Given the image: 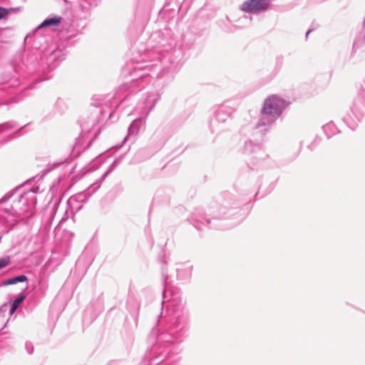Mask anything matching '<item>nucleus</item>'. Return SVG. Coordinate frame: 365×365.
Masks as SVG:
<instances>
[{
  "mask_svg": "<svg viewBox=\"0 0 365 365\" xmlns=\"http://www.w3.org/2000/svg\"><path fill=\"white\" fill-rule=\"evenodd\" d=\"M192 265L189 262L176 264V277L180 281H188L192 276Z\"/></svg>",
  "mask_w": 365,
  "mask_h": 365,
  "instance_id": "obj_11",
  "label": "nucleus"
},
{
  "mask_svg": "<svg viewBox=\"0 0 365 365\" xmlns=\"http://www.w3.org/2000/svg\"><path fill=\"white\" fill-rule=\"evenodd\" d=\"M74 215H71V210L67 207L64 216L61 218V222L66 221L69 217H73Z\"/></svg>",
  "mask_w": 365,
  "mask_h": 365,
  "instance_id": "obj_23",
  "label": "nucleus"
},
{
  "mask_svg": "<svg viewBox=\"0 0 365 365\" xmlns=\"http://www.w3.org/2000/svg\"><path fill=\"white\" fill-rule=\"evenodd\" d=\"M365 110V81L361 86L359 95L355 98L349 110L342 117V120L351 130L356 129L363 119Z\"/></svg>",
  "mask_w": 365,
  "mask_h": 365,
  "instance_id": "obj_5",
  "label": "nucleus"
},
{
  "mask_svg": "<svg viewBox=\"0 0 365 365\" xmlns=\"http://www.w3.org/2000/svg\"><path fill=\"white\" fill-rule=\"evenodd\" d=\"M243 150L245 153L248 155L256 154L257 158L259 160L264 159L267 156L262 149V143H255L251 140L245 141Z\"/></svg>",
  "mask_w": 365,
  "mask_h": 365,
  "instance_id": "obj_10",
  "label": "nucleus"
},
{
  "mask_svg": "<svg viewBox=\"0 0 365 365\" xmlns=\"http://www.w3.org/2000/svg\"><path fill=\"white\" fill-rule=\"evenodd\" d=\"M5 88H6V86H1V87H0V93H2Z\"/></svg>",
  "mask_w": 365,
  "mask_h": 365,
  "instance_id": "obj_32",
  "label": "nucleus"
},
{
  "mask_svg": "<svg viewBox=\"0 0 365 365\" xmlns=\"http://www.w3.org/2000/svg\"><path fill=\"white\" fill-rule=\"evenodd\" d=\"M163 277L165 279V282H166V280L168 279V276L167 272H165L164 270V268H163Z\"/></svg>",
  "mask_w": 365,
  "mask_h": 365,
  "instance_id": "obj_29",
  "label": "nucleus"
},
{
  "mask_svg": "<svg viewBox=\"0 0 365 365\" xmlns=\"http://www.w3.org/2000/svg\"><path fill=\"white\" fill-rule=\"evenodd\" d=\"M322 129L328 138L339 133L338 128L336 126L333 121H330L328 123L322 126Z\"/></svg>",
  "mask_w": 365,
  "mask_h": 365,
  "instance_id": "obj_15",
  "label": "nucleus"
},
{
  "mask_svg": "<svg viewBox=\"0 0 365 365\" xmlns=\"http://www.w3.org/2000/svg\"><path fill=\"white\" fill-rule=\"evenodd\" d=\"M163 317V312H160V317Z\"/></svg>",
  "mask_w": 365,
  "mask_h": 365,
  "instance_id": "obj_41",
  "label": "nucleus"
},
{
  "mask_svg": "<svg viewBox=\"0 0 365 365\" xmlns=\"http://www.w3.org/2000/svg\"><path fill=\"white\" fill-rule=\"evenodd\" d=\"M110 172V170L106 171L101 178L99 181L94 182L89 188L87 192H81L71 197L75 198L81 204L83 205L85 202L90 197L91 193L96 192L101 185L103 180L106 178L107 175Z\"/></svg>",
  "mask_w": 365,
  "mask_h": 365,
  "instance_id": "obj_9",
  "label": "nucleus"
},
{
  "mask_svg": "<svg viewBox=\"0 0 365 365\" xmlns=\"http://www.w3.org/2000/svg\"><path fill=\"white\" fill-rule=\"evenodd\" d=\"M269 6L268 0H247L240 6L241 10L251 14H259L266 11Z\"/></svg>",
  "mask_w": 365,
  "mask_h": 365,
  "instance_id": "obj_7",
  "label": "nucleus"
},
{
  "mask_svg": "<svg viewBox=\"0 0 365 365\" xmlns=\"http://www.w3.org/2000/svg\"><path fill=\"white\" fill-rule=\"evenodd\" d=\"M125 98H123V99H122V101H120V103H123V101H125Z\"/></svg>",
  "mask_w": 365,
  "mask_h": 365,
  "instance_id": "obj_36",
  "label": "nucleus"
},
{
  "mask_svg": "<svg viewBox=\"0 0 365 365\" xmlns=\"http://www.w3.org/2000/svg\"><path fill=\"white\" fill-rule=\"evenodd\" d=\"M16 309H17L16 307H15L13 304H11V307H10V309H9L10 314H14Z\"/></svg>",
  "mask_w": 365,
  "mask_h": 365,
  "instance_id": "obj_27",
  "label": "nucleus"
},
{
  "mask_svg": "<svg viewBox=\"0 0 365 365\" xmlns=\"http://www.w3.org/2000/svg\"><path fill=\"white\" fill-rule=\"evenodd\" d=\"M364 82H365V79H364ZM364 83H363V84H364Z\"/></svg>",
  "mask_w": 365,
  "mask_h": 365,
  "instance_id": "obj_42",
  "label": "nucleus"
},
{
  "mask_svg": "<svg viewBox=\"0 0 365 365\" xmlns=\"http://www.w3.org/2000/svg\"><path fill=\"white\" fill-rule=\"evenodd\" d=\"M130 96V93H128L127 96H125V98Z\"/></svg>",
  "mask_w": 365,
  "mask_h": 365,
  "instance_id": "obj_38",
  "label": "nucleus"
},
{
  "mask_svg": "<svg viewBox=\"0 0 365 365\" xmlns=\"http://www.w3.org/2000/svg\"><path fill=\"white\" fill-rule=\"evenodd\" d=\"M364 24H365V18L364 20ZM364 45H365V34H363L362 36H359L357 37V38L356 39V41L354 43V48L357 49V48L362 47Z\"/></svg>",
  "mask_w": 365,
  "mask_h": 365,
  "instance_id": "obj_18",
  "label": "nucleus"
},
{
  "mask_svg": "<svg viewBox=\"0 0 365 365\" xmlns=\"http://www.w3.org/2000/svg\"><path fill=\"white\" fill-rule=\"evenodd\" d=\"M28 281V278L26 275L21 274L19 276H16L11 278H9L3 282L2 284L4 286H8L11 284H15L19 282H25Z\"/></svg>",
  "mask_w": 365,
  "mask_h": 365,
  "instance_id": "obj_17",
  "label": "nucleus"
},
{
  "mask_svg": "<svg viewBox=\"0 0 365 365\" xmlns=\"http://www.w3.org/2000/svg\"><path fill=\"white\" fill-rule=\"evenodd\" d=\"M160 98V96L156 92H150L147 94L143 103H140L136 108V110H139V114L141 115H145L147 117L149 113L155 107V103Z\"/></svg>",
  "mask_w": 365,
  "mask_h": 365,
  "instance_id": "obj_8",
  "label": "nucleus"
},
{
  "mask_svg": "<svg viewBox=\"0 0 365 365\" xmlns=\"http://www.w3.org/2000/svg\"><path fill=\"white\" fill-rule=\"evenodd\" d=\"M67 207L71 210V215H74L83 207V205L75 198L70 197L67 200Z\"/></svg>",
  "mask_w": 365,
  "mask_h": 365,
  "instance_id": "obj_16",
  "label": "nucleus"
},
{
  "mask_svg": "<svg viewBox=\"0 0 365 365\" xmlns=\"http://www.w3.org/2000/svg\"><path fill=\"white\" fill-rule=\"evenodd\" d=\"M193 225L198 230H202L205 227H212L211 220L205 217L202 213H195L192 217Z\"/></svg>",
  "mask_w": 365,
  "mask_h": 365,
  "instance_id": "obj_13",
  "label": "nucleus"
},
{
  "mask_svg": "<svg viewBox=\"0 0 365 365\" xmlns=\"http://www.w3.org/2000/svg\"><path fill=\"white\" fill-rule=\"evenodd\" d=\"M170 294V298L168 299V314L165 319V327L158 336V343L152 350L155 356H152L150 361L156 364L164 361L170 356V344L182 342L188 336L190 329V313L180 294L173 291Z\"/></svg>",
  "mask_w": 365,
  "mask_h": 365,
  "instance_id": "obj_1",
  "label": "nucleus"
},
{
  "mask_svg": "<svg viewBox=\"0 0 365 365\" xmlns=\"http://www.w3.org/2000/svg\"><path fill=\"white\" fill-rule=\"evenodd\" d=\"M16 128V125L12 122H8L0 125V133L4 132Z\"/></svg>",
  "mask_w": 365,
  "mask_h": 365,
  "instance_id": "obj_19",
  "label": "nucleus"
},
{
  "mask_svg": "<svg viewBox=\"0 0 365 365\" xmlns=\"http://www.w3.org/2000/svg\"><path fill=\"white\" fill-rule=\"evenodd\" d=\"M81 127H82V129L83 130H89V128H87L85 125H83V123L81 124Z\"/></svg>",
  "mask_w": 365,
  "mask_h": 365,
  "instance_id": "obj_31",
  "label": "nucleus"
},
{
  "mask_svg": "<svg viewBox=\"0 0 365 365\" xmlns=\"http://www.w3.org/2000/svg\"><path fill=\"white\" fill-rule=\"evenodd\" d=\"M155 135H156V133H154V135H152V139H153L155 138Z\"/></svg>",
  "mask_w": 365,
  "mask_h": 365,
  "instance_id": "obj_34",
  "label": "nucleus"
},
{
  "mask_svg": "<svg viewBox=\"0 0 365 365\" xmlns=\"http://www.w3.org/2000/svg\"><path fill=\"white\" fill-rule=\"evenodd\" d=\"M160 262H161L162 263H166V262H165V260H160Z\"/></svg>",
  "mask_w": 365,
  "mask_h": 365,
  "instance_id": "obj_35",
  "label": "nucleus"
},
{
  "mask_svg": "<svg viewBox=\"0 0 365 365\" xmlns=\"http://www.w3.org/2000/svg\"><path fill=\"white\" fill-rule=\"evenodd\" d=\"M25 294L23 293L20 294V295L13 302L12 304L18 308L20 304L25 299Z\"/></svg>",
  "mask_w": 365,
  "mask_h": 365,
  "instance_id": "obj_21",
  "label": "nucleus"
},
{
  "mask_svg": "<svg viewBox=\"0 0 365 365\" xmlns=\"http://www.w3.org/2000/svg\"><path fill=\"white\" fill-rule=\"evenodd\" d=\"M224 210H225V207H223L220 210V215L222 217H223L224 215H225L227 214V212Z\"/></svg>",
  "mask_w": 365,
  "mask_h": 365,
  "instance_id": "obj_30",
  "label": "nucleus"
},
{
  "mask_svg": "<svg viewBox=\"0 0 365 365\" xmlns=\"http://www.w3.org/2000/svg\"><path fill=\"white\" fill-rule=\"evenodd\" d=\"M236 107L232 101H225L220 104L215 110L214 116L210 123L212 133H220L223 130L224 124L231 117Z\"/></svg>",
  "mask_w": 365,
  "mask_h": 365,
  "instance_id": "obj_6",
  "label": "nucleus"
},
{
  "mask_svg": "<svg viewBox=\"0 0 365 365\" xmlns=\"http://www.w3.org/2000/svg\"><path fill=\"white\" fill-rule=\"evenodd\" d=\"M311 146L312 145H308V148H309L312 150V148H311Z\"/></svg>",
  "mask_w": 365,
  "mask_h": 365,
  "instance_id": "obj_40",
  "label": "nucleus"
},
{
  "mask_svg": "<svg viewBox=\"0 0 365 365\" xmlns=\"http://www.w3.org/2000/svg\"><path fill=\"white\" fill-rule=\"evenodd\" d=\"M168 293V289H165L163 291V304L165 303V299L167 298V294Z\"/></svg>",
  "mask_w": 365,
  "mask_h": 365,
  "instance_id": "obj_28",
  "label": "nucleus"
},
{
  "mask_svg": "<svg viewBox=\"0 0 365 365\" xmlns=\"http://www.w3.org/2000/svg\"><path fill=\"white\" fill-rule=\"evenodd\" d=\"M6 83L9 84V87H14L19 85L18 80L16 78L14 79H8Z\"/></svg>",
  "mask_w": 365,
  "mask_h": 365,
  "instance_id": "obj_24",
  "label": "nucleus"
},
{
  "mask_svg": "<svg viewBox=\"0 0 365 365\" xmlns=\"http://www.w3.org/2000/svg\"><path fill=\"white\" fill-rule=\"evenodd\" d=\"M130 96V93H128L127 96H125V98Z\"/></svg>",
  "mask_w": 365,
  "mask_h": 365,
  "instance_id": "obj_39",
  "label": "nucleus"
},
{
  "mask_svg": "<svg viewBox=\"0 0 365 365\" xmlns=\"http://www.w3.org/2000/svg\"><path fill=\"white\" fill-rule=\"evenodd\" d=\"M312 31V29L308 30V31H307V33H306V37H307V36H308V35H309Z\"/></svg>",
  "mask_w": 365,
  "mask_h": 365,
  "instance_id": "obj_33",
  "label": "nucleus"
},
{
  "mask_svg": "<svg viewBox=\"0 0 365 365\" xmlns=\"http://www.w3.org/2000/svg\"><path fill=\"white\" fill-rule=\"evenodd\" d=\"M287 106V101L278 95L267 96L263 102L255 127L262 128L264 130H268L281 116Z\"/></svg>",
  "mask_w": 365,
  "mask_h": 365,
  "instance_id": "obj_4",
  "label": "nucleus"
},
{
  "mask_svg": "<svg viewBox=\"0 0 365 365\" xmlns=\"http://www.w3.org/2000/svg\"><path fill=\"white\" fill-rule=\"evenodd\" d=\"M7 308H8V305L6 304H3L0 307V313L6 312L7 310Z\"/></svg>",
  "mask_w": 365,
  "mask_h": 365,
  "instance_id": "obj_26",
  "label": "nucleus"
},
{
  "mask_svg": "<svg viewBox=\"0 0 365 365\" xmlns=\"http://www.w3.org/2000/svg\"><path fill=\"white\" fill-rule=\"evenodd\" d=\"M50 77H46V78H44L43 80H47Z\"/></svg>",
  "mask_w": 365,
  "mask_h": 365,
  "instance_id": "obj_37",
  "label": "nucleus"
},
{
  "mask_svg": "<svg viewBox=\"0 0 365 365\" xmlns=\"http://www.w3.org/2000/svg\"><path fill=\"white\" fill-rule=\"evenodd\" d=\"M61 17L60 16H52L46 19L38 26V29L50 27V26H58L61 22Z\"/></svg>",
  "mask_w": 365,
  "mask_h": 365,
  "instance_id": "obj_14",
  "label": "nucleus"
},
{
  "mask_svg": "<svg viewBox=\"0 0 365 365\" xmlns=\"http://www.w3.org/2000/svg\"><path fill=\"white\" fill-rule=\"evenodd\" d=\"M25 348H26L28 354H33L34 348L33 344L31 342H29V341L26 342Z\"/></svg>",
  "mask_w": 365,
  "mask_h": 365,
  "instance_id": "obj_22",
  "label": "nucleus"
},
{
  "mask_svg": "<svg viewBox=\"0 0 365 365\" xmlns=\"http://www.w3.org/2000/svg\"><path fill=\"white\" fill-rule=\"evenodd\" d=\"M145 115H141L134 120L128 129V135L124 138V141H125L128 137H135L141 128H144L146 123Z\"/></svg>",
  "mask_w": 365,
  "mask_h": 365,
  "instance_id": "obj_12",
  "label": "nucleus"
},
{
  "mask_svg": "<svg viewBox=\"0 0 365 365\" xmlns=\"http://www.w3.org/2000/svg\"><path fill=\"white\" fill-rule=\"evenodd\" d=\"M9 10L0 6V19L7 16L9 14Z\"/></svg>",
  "mask_w": 365,
  "mask_h": 365,
  "instance_id": "obj_25",
  "label": "nucleus"
},
{
  "mask_svg": "<svg viewBox=\"0 0 365 365\" xmlns=\"http://www.w3.org/2000/svg\"><path fill=\"white\" fill-rule=\"evenodd\" d=\"M15 194H17V199L13 201L11 207L4 209L0 213V216L4 219V222L8 226L14 225L27 214L31 216L36 203V197L33 190H29L21 192V188L16 187L0 199V204L8 201Z\"/></svg>",
  "mask_w": 365,
  "mask_h": 365,
  "instance_id": "obj_3",
  "label": "nucleus"
},
{
  "mask_svg": "<svg viewBox=\"0 0 365 365\" xmlns=\"http://www.w3.org/2000/svg\"><path fill=\"white\" fill-rule=\"evenodd\" d=\"M140 59H136V66L133 68L131 76L133 77L129 85L124 84L120 87V91L131 89L134 92L135 87H143L144 84L150 82L153 76L160 77L163 73L161 63L165 54L161 53V50L139 51Z\"/></svg>",
  "mask_w": 365,
  "mask_h": 365,
  "instance_id": "obj_2",
  "label": "nucleus"
},
{
  "mask_svg": "<svg viewBox=\"0 0 365 365\" xmlns=\"http://www.w3.org/2000/svg\"><path fill=\"white\" fill-rule=\"evenodd\" d=\"M11 263V257L4 256L0 258V269L5 268Z\"/></svg>",
  "mask_w": 365,
  "mask_h": 365,
  "instance_id": "obj_20",
  "label": "nucleus"
}]
</instances>
